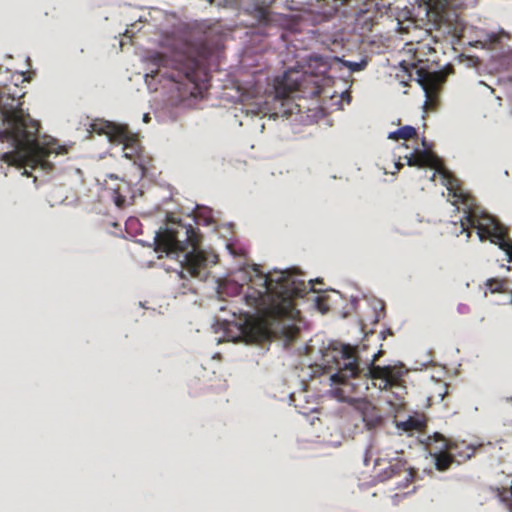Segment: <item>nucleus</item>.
I'll use <instances>...</instances> for the list:
<instances>
[{"instance_id":"1","label":"nucleus","mask_w":512,"mask_h":512,"mask_svg":"<svg viewBox=\"0 0 512 512\" xmlns=\"http://www.w3.org/2000/svg\"><path fill=\"white\" fill-rule=\"evenodd\" d=\"M255 275L244 295L247 306L254 309L261 321L279 332L287 342L297 339L300 329L295 324L300 311L294 300L313 290L311 281L306 283L290 271L263 274L254 268Z\"/></svg>"},{"instance_id":"2","label":"nucleus","mask_w":512,"mask_h":512,"mask_svg":"<svg viewBox=\"0 0 512 512\" xmlns=\"http://www.w3.org/2000/svg\"><path fill=\"white\" fill-rule=\"evenodd\" d=\"M18 86L0 88V113L6 125L3 136L12 140L15 150L2 155L3 162L19 168H41L45 171L53 169L49 161L50 149L40 145L37 135L40 124L25 114L21 98L25 92L19 93Z\"/></svg>"},{"instance_id":"3","label":"nucleus","mask_w":512,"mask_h":512,"mask_svg":"<svg viewBox=\"0 0 512 512\" xmlns=\"http://www.w3.org/2000/svg\"><path fill=\"white\" fill-rule=\"evenodd\" d=\"M379 354H375L366 368L360 369L356 350L350 345L340 344L324 354V361L329 368L337 372L331 376L333 383L338 384L333 390L336 398L343 402L360 401L359 397L365 395L370 384L380 390H386L400 385L406 371L400 365H375Z\"/></svg>"},{"instance_id":"4","label":"nucleus","mask_w":512,"mask_h":512,"mask_svg":"<svg viewBox=\"0 0 512 512\" xmlns=\"http://www.w3.org/2000/svg\"><path fill=\"white\" fill-rule=\"evenodd\" d=\"M201 234L191 224L181 221H170L167 226L157 232L155 236V250L166 254L184 252L191 248L184 256L183 268L191 277L205 280L208 273V263L215 264L217 255L208 256L201 250Z\"/></svg>"},{"instance_id":"5","label":"nucleus","mask_w":512,"mask_h":512,"mask_svg":"<svg viewBox=\"0 0 512 512\" xmlns=\"http://www.w3.org/2000/svg\"><path fill=\"white\" fill-rule=\"evenodd\" d=\"M217 48V43L211 45L203 43L198 50L197 57L179 54L171 60L166 55L156 52L150 58L151 62L158 67H167L172 62L173 67L178 71L179 77H183L193 85V90H197L200 89V84L207 80L202 60H206Z\"/></svg>"},{"instance_id":"6","label":"nucleus","mask_w":512,"mask_h":512,"mask_svg":"<svg viewBox=\"0 0 512 512\" xmlns=\"http://www.w3.org/2000/svg\"><path fill=\"white\" fill-rule=\"evenodd\" d=\"M96 127L97 125H93V129L99 134H105L110 142L122 144L124 157L133 161L143 173L146 172L152 158L145 154L137 134L131 132L127 125L113 122H104L100 128Z\"/></svg>"},{"instance_id":"7","label":"nucleus","mask_w":512,"mask_h":512,"mask_svg":"<svg viewBox=\"0 0 512 512\" xmlns=\"http://www.w3.org/2000/svg\"><path fill=\"white\" fill-rule=\"evenodd\" d=\"M401 67L412 78L413 71L415 72V80L420 84L425 91L427 100L432 102L438 95L441 86L446 81V73L443 71L429 72L423 68H418L415 63L401 62Z\"/></svg>"},{"instance_id":"8","label":"nucleus","mask_w":512,"mask_h":512,"mask_svg":"<svg viewBox=\"0 0 512 512\" xmlns=\"http://www.w3.org/2000/svg\"><path fill=\"white\" fill-rule=\"evenodd\" d=\"M432 443H441V449H446L451 452L455 462L462 464L471 459L477 450V446L467 443L466 441L453 442L445 438L440 433H434L428 437V445Z\"/></svg>"},{"instance_id":"9","label":"nucleus","mask_w":512,"mask_h":512,"mask_svg":"<svg viewBox=\"0 0 512 512\" xmlns=\"http://www.w3.org/2000/svg\"><path fill=\"white\" fill-rule=\"evenodd\" d=\"M419 9L425 12L427 22L436 29L442 25H450L455 17L454 11L450 8L451 2H417Z\"/></svg>"},{"instance_id":"10","label":"nucleus","mask_w":512,"mask_h":512,"mask_svg":"<svg viewBox=\"0 0 512 512\" xmlns=\"http://www.w3.org/2000/svg\"><path fill=\"white\" fill-rule=\"evenodd\" d=\"M416 472L413 468L407 466V462L401 458L393 459L387 468L380 472L379 478L381 481L404 476V486L413 482Z\"/></svg>"},{"instance_id":"11","label":"nucleus","mask_w":512,"mask_h":512,"mask_svg":"<svg viewBox=\"0 0 512 512\" xmlns=\"http://www.w3.org/2000/svg\"><path fill=\"white\" fill-rule=\"evenodd\" d=\"M407 160V165L409 166H417V167H430L437 171H441L442 162L441 160L431 151L425 150H415L409 156H405Z\"/></svg>"},{"instance_id":"12","label":"nucleus","mask_w":512,"mask_h":512,"mask_svg":"<svg viewBox=\"0 0 512 512\" xmlns=\"http://www.w3.org/2000/svg\"><path fill=\"white\" fill-rule=\"evenodd\" d=\"M110 178L118 181L115 186L108 188L112 191V198L114 203L117 207L123 208L129 204L127 198H133L131 195V185L129 182L125 181L124 179H119L117 176L110 175Z\"/></svg>"},{"instance_id":"13","label":"nucleus","mask_w":512,"mask_h":512,"mask_svg":"<svg viewBox=\"0 0 512 512\" xmlns=\"http://www.w3.org/2000/svg\"><path fill=\"white\" fill-rule=\"evenodd\" d=\"M357 408L362 414V419L369 429L375 428L382 422L380 411L371 402L366 400L358 401Z\"/></svg>"},{"instance_id":"14","label":"nucleus","mask_w":512,"mask_h":512,"mask_svg":"<svg viewBox=\"0 0 512 512\" xmlns=\"http://www.w3.org/2000/svg\"><path fill=\"white\" fill-rule=\"evenodd\" d=\"M294 90L295 87L288 85L286 83V75H283L282 77H277L274 79L270 93L273 95L274 99L284 100L288 98Z\"/></svg>"},{"instance_id":"15","label":"nucleus","mask_w":512,"mask_h":512,"mask_svg":"<svg viewBox=\"0 0 512 512\" xmlns=\"http://www.w3.org/2000/svg\"><path fill=\"white\" fill-rule=\"evenodd\" d=\"M436 452L431 454L435 459V466L438 471H446L450 468L451 464L455 462L451 452L446 449H441V444L435 447Z\"/></svg>"},{"instance_id":"16","label":"nucleus","mask_w":512,"mask_h":512,"mask_svg":"<svg viewBox=\"0 0 512 512\" xmlns=\"http://www.w3.org/2000/svg\"><path fill=\"white\" fill-rule=\"evenodd\" d=\"M395 18L397 20L398 30L402 33L403 32L408 33L411 26H413L415 28L417 27L416 20L413 17L412 12L407 8H404L401 11H399L396 14Z\"/></svg>"},{"instance_id":"17","label":"nucleus","mask_w":512,"mask_h":512,"mask_svg":"<svg viewBox=\"0 0 512 512\" xmlns=\"http://www.w3.org/2000/svg\"><path fill=\"white\" fill-rule=\"evenodd\" d=\"M417 137V130L410 125L403 126L396 131L390 132L388 139L398 141L400 139L410 140Z\"/></svg>"},{"instance_id":"18","label":"nucleus","mask_w":512,"mask_h":512,"mask_svg":"<svg viewBox=\"0 0 512 512\" xmlns=\"http://www.w3.org/2000/svg\"><path fill=\"white\" fill-rule=\"evenodd\" d=\"M398 427L406 432L421 431L425 427V422L414 417H409L406 421L398 424Z\"/></svg>"},{"instance_id":"19","label":"nucleus","mask_w":512,"mask_h":512,"mask_svg":"<svg viewBox=\"0 0 512 512\" xmlns=\"http://www.w3.org/2000/svg\"><path fill=\"white\" fill-rule=\"evenodd\" d=\"M343 64L344 66H346L347 68H349L352 72H358V71H361L363 70L366 65H367V62L366 61H360V62H353V61H343Z\"/></svg>"},{"instance_id":"20","label":"nucleus","mask_w":512,"mask_h":512,"mask_svg":"<svg viewBox=\"0 0 512 512\" xmlns=\"http://www.w3.org/2000/svg\"><path fill=\"white\" fill-rule=\"evenodd\" d=\"M365 5L367 4H375L377 7V11L381 13V16L383 14H389L392 12L391 3L389 2L386 6L384 3L382 4V7L379 6V2H364Z\"/></svg>"},{"instance_id":"21","label":"nucleus","mask_w":512,"mask_h":512,"mask_svg":"<svg viewBox=\"0 0 512 512\" xmlns=\"http://www.w3.org/2000/svg\"><path fill=\"white\" fill-rule=\"evenodd\" d=\"M259 14H260V20H262V21H268L269 20L267 8H260L259 9Z\"/></svg>"},{"instance_id":"22","label":"nucleus","mask_w":512,"mask_h":512,"mask_svg":"<svg viewBox=\"0 0 512 512\" xmlns=\"http://www.w3.org/2000/svg\"><path fill=\"white\" fill-rule=\"evenodd\" d=\"M251 112H253L255 114H260V113H264L265 114V110L262 107H259L257 110H251Z\"/></svg>"},{"instance_id":"23","label":"nucleus","mask_w":512,"mask_h":512,"mask_svg":"<svg viewBox=\"0 0 512 512\" xmlns=\"http://www.w3.org/2000/svg\"><path fill=\"white\" fill-rule=\"evenodd\" d=\"M244 317H245V320L248 321L252 317V315L250 312H247V313H244Z\"/></svg>"},{"instance_id":"24","label":"nucleus","mask_w":512,"mask_h":512,"mask_svg":"<svg viewBox=\"0 0 512 512\" xmlns=\"http://www.w3.org/2000/svg\"><path fill=\"white\" fill-rule=\"evenodd\" d=\"M401 167H402V164H401V163H396V168H397V170H400V169H401Z\"/></svg>"},{"instance_id":"25","label":"nucleus","mask_w":512,"mask_h":512,"mask_svg":"<svg viewBox=\"0 0 512 512\" xmlns=\"http://www.w3.org/2000/svg\"><path fill=\"white\" fill-rule=\"evenodd\" d=\"M149 120V116L146 114L144 115V121L147 122Z\"/></svg>"},{"instance_id":"26","label":"nucleus","mask_w":512,"mask_h":512,"mask_svg":"<svg viewBox=\"0 0 512 512\" xmlns=\"http://www.w3.org/2000/svg\"><path fill=\"white\" fill-rule=\"evenodd\" d=\"M422 144H423L424 147H426V140L425 139H423Z\"/></svg>"},{"instance_id":"27","label":"nucleus","mask_w":512,"mask_h":512,"mask_svg":"<svg viewBox=\"0 0 512 512\" xmlns=\"http://www.w3.org/2000/svg\"><path fill=\"white\" fill-rule=\"evenodd\" d=\"M446 393H447V391H445V393H444V394H440L441 399H443V398H444V396H445V394H446Z\"/></svg>"},{"instance_id":"28","label":"nucleus","mask_w":512,"mask_h":512,"mask_svg":"<svg viewBox=\"0 0 512 512\" xmlns=\"http://www.w3.org/2000/svg\"><path fill=\"white\" fill-rule=\"evenodd\" d=\"M180 277H181V278H184V277H185L183 272H180Z\"/></svg>"},{"instance_id":"29","label":"nucleus","mask_w":512,"mask_h":512,"mask_svg":"<svg viewBox=\"0 0 512 512\" xmlns=\"http://www.w3.org/2000/svg\"><path fill=\"white\" fill-rule=\"evenodd\" d=\"M173 81H178L174 76H170Z\"/></svg>"},{"instance_id":"30","label":"nucleus","mask_w":512,"mask_h":512,"mask_svg":"<svg viewBox=\"0 0 512 512\" xmlns=\"http://www.w3.org/2000/svg\"><path fill=\"white\" fill-rule=\"evenodd\" d=\"M134 222H135V220H129V224H132Z\"/></svg>"}]
</instances>
